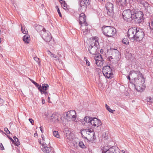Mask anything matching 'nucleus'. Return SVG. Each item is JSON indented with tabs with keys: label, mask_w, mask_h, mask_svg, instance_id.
I'll list each match as a JSON object with an SVG mask.
<instances>
[{
	"label": "nucleus",
	"mask_w": 153,
	"mask_h": 153,
	"mask_svg": "<svg viewBox=\"0 0 153 153\" xmlns=\"http://www.w3.org/2000/svg\"><path fill=\"white\" fill-rule=\"evenodd\" d=\"M90 44L88 48L89 53L95 55L97 53V49L100 47L97 37H96L90 39Z\"/></svg>",
	"instance_id": "1"
},
{
	"label": "nucleus",
	"mask_w": 153,
	"mask_h": 153,
	"mask_svg": "<svg viewBox=\"0 0 153 153\" xmlns=\"http://www.w3.org/2000/svg\"><path fill=\"white\" fill-rule=\"evenodd\" d=\"M137 3H135L133 5V6L131 7L133 8V19L135 22L137 24L142 23L143 22L144 18L143 17V13L141 11L136 12L135 11L136 10V7H134Z\"/></svg>",
	"instance_id": "2"
},
{
	"label": "nucleus",
	"mask_w": 153,
	"mask_h": 153,
	"mask_svg": "<svg viewBox=\"0 0 153 153\" xmlns=\"http://www.w3.org/2000/svg\"><path fill=\"white\" fill-rule=\"evenodd\" d=\"M103 34L107 37H112L116 33V29L113 27L104 26L102 27Z\"/></svg>",
	"instance_id": "3"
},
{
	"label": "nucleus",
	"mask_w": 153,
	"mask_h": 153,
	"mask_svg": "<svg viewBox=\"0 0 153 153\" xmlns=\"http://www.w3.org/2000/svg\"><path fill=\"white\" fill-rule=\"evenodd\" d=\"M120 56L119 52L117 49H114L112 51V56L108 58V60L111 62L117 63L120 59Z\"/></svg>",
	"instance_id": "4"
},
{
	"label": "nucleus",
	"mask_w": 153,
	"mask_h": 153,
	"mask_svg": "<svg viewBox=\"0 0 153 153\" xmlns=\"http://www.w3.org/2000/svg\"><path fill=\"white\" fill-rule=\"evenodd\" d=\"M81 134L82 135L83 134H85L86 136V138L88 140H92L94 139V132L90 129H86L82 130L81 131Z\"/></svg>",
	"instance_id": "5"
},
{
	"label": "nucleus",
	"mask_w": 153,
	"mask_h": 153,
	"mask_svg": "<svg viewBox=\"0 0 153 153\" xmlns=\"http://www.w3.org/2000/svg\"><path fill=\"white\" fill-rule=\"evenodd\" d=\"M122 15L124 19L126 22H130L133 20V14L131 10L130 9L124 10Z\"/></svg>",
	"instance_id": "6"
},
{
	"label": "nucleus",
	"mask_w": 153,
	"mask_h": 153,
	"mask_svg": "<svg viewBox=\"0 0 153 153\" xmlns=\"http://www.w3.org/2000/svg\"><path fill=\"white\" fill-rule=\"evenodd\" d=\"M76 112L74 110H71L67 112L66 116L65 117V119L68 121H74L77 122L76 119Z\"/></svg>",
	"instance_id": "7"
},
{
	"label": "nucleus",
	"mask_w": 153,
	"mask_h": 153,
	"mask_svg": "<svg viewBox=\"0 0 153 153\" xmlns=\"http://www.w3.org/2000/svg\"><path fill=\"white\" fill-rule=\"evenodd\" d=\"M129 75L131 76L132 78H133L135 83H136L135 80H136L137 79H139L138 81L140 82L141 79H139V78H140V76L142 77V78L145 81L144 77L139 71H135L133 70L131 71L129 73Z\"/></svg>",
	"instance_id": "8"
},
{
	"label": "nucleus",
	"mask_w": 153,
	"mask_h": 153,
	"mask_svg": "<svg viewBox=\"0 0 153 153\" xmlns=\"http://www.w3.org/2000/svg\"><path fill=\"white\" fill-rule=\"evenodd\" d=\"M102 150V153H120L119 149L115 147L109 148L107 146H105Z\"/></svg>",
	"instance_id": "9"
},
{
	"label": "nucleus",
	"mask_w": 153,
	"mask_h": 153,
	"mask_svg": "<svg viewBox=\"0 0 153 153\" xmlns=\"http://www.w3.org/2000/svg\"><path fill=\"white\" fill-rule=\"evenodd\" d=\"M102 73L104 76L107 78H112L113 75L112 72V69L109 66H105L102 70Z\"/></svg>",
	"instance_id": "10"
},
{
	"label": "nucleus",
	"mask_w": 153,
	"mask_h": 153,
	"mask_svg": "<svg viewBox=\"0 0 153 153\" xmlns=\"http://www.w3.org/2000/svg\"><path fill=\"white\" fill-rule=\"evenodd\" d=\"M90 4L89 0H81L80 3V7L79 10L80 12H84L85 11L87 6Z\"/></svg>",
	"instance_id": "11"
},
{
	"label": "nucleus",
	"mask_w": 153,
	"mask_h": 153,
	"mask_svg": "<svg viewBox=\"0 0 153 153\" xmlns=\"http://www.w3.org/2000/svg\"><path fill=\"white\" fill-rule=\"evenodd\" d=\"M139 79H141V81L140 82L138 80L139 79H136V83H135L134 85L135 86V88L139 92H141L143 91L142 88L143 85V84L145 83V81L144 79L142 78V77H141L139 78Z\"/></svg>",
	"instance_id": "12"
},
{
	"label": "nucleus",
	"mask_w": 153,
	"mask_h": 153,
	"mask_svg": "<svg viewBox=\"0 0 153 153\" xmlns=\"http://www.w3.org/2000/svg\"><path fill=\"white\" fill-rule=\"evenodd\" d=\"M135 41H139L142 40L144 36L143 31L141 29L136 28Z\"/></svg>",
	"instance_id": "13"
},
{
	"label": "nucleus",
	"mask_w": 153,
	"mask_h": 153,
	"mask_svg": "<svg viewBox=\"0 0 153 153\" xmlns=\"http://www.w3.org/2000/svg\"><path fill=\"white\" fill-rule=\"evenodd\" d=\"M105 7L107 11V14L110 16L113 17L114 15V6L113 4L110 2H108L106 4Z\"/></svg>",
	"instance_id": "14"
},
{
	"label": "nucleus",
	"mask_w": 153,
	"mask_h": 153,
	"mask_svg": "<svg viewBox=\"0 0 153 153\" xmlns=\"http://www.w3.org/2000/svg\"><path fill=\"white\" fill-rule=\"evenodd\" d=\"M40 34L43 39L46 42H50L51 39V34L48 31H43Z\"/></svg>",
	"instance_id": "15"
},
{
	"label": "nucleus",
	"mask_w": 153,
	"mask_h": 153,
	"mask_svg": "<svg viewBox=\"0 0 153 153\" xmlns=\"http://www.w3.org/2000/svg\"><path fill=\"white\" fill-rule=\"evenodd\" d=\"M136 28L135 27L131 28L128 31V38L132 41H135L136 35Z\"/></svg>",
	"instance_id": "16"
},
{
	"label": "nucleus",
	"mask_w": 153,
	"mask_h": 153,
	"mask_svg": "<svg viewBox=\"0 0 153 153\" xmlns=\"http://www.w3.org/2000/svg\"><path fill=\"white\" fill-rule=\"evenodd\" d=\"M61 119V116L56 114H52L50 118V120L51 122L55 123L60 122Z\"/></svg>",
	"instance_id": "17"
},
{
	"label": "nucleus",
	"mask_w": 153,
	"mask_h": 153,
	"mask_svg": "<svg viewBox=\"0 0 153 153\" xmlns=\"http://www.w3.org/2000/svg\"><path fill=\"white\" fill-rule=\"evenodd\" d=\"M90 126H91L94 127H98L99 126L102 125L101 121L96 118H91Z\"/></svg>",
	"instance_id": "18"
},
{
	"label": "nucleus",
	"mask_w": 153,
	"mask_h": 153,
	"mask_svg": "<svg viewBox=\"0 0 153 153\" xmlns=\"http://www.w3.org/2000/svg\"><path fill=\"white\" fill-rule=\"evenodd\" d=\"M42 150L45 153H54V150L53 147H47L44 143L42 144Z\"/></svg>",
	"instance_id": "19"
},
{
	"label": "nucleus",
	"mask_w": 153,
	"mask_h": 153,
	"mask_svg": "<svg viewBox=\"0 0 153 153\" xmlns=\"http://www.w3.org/2000/svg\"><path fill=\"white\" fill-rule=\"evenodd\" d=\"M79 23L81 25L82 24H83L85 26H88L87 23L86 22L85 16L84 13H82L79 15Z\"/></svg>",
	"instance_id": "20"
},
{
	"label": "nucleus",
	"mask_w": 153,
	"mask_h": 153,
	"mask_svg": "<svg viewBox=\"0 0 153 153\" xmlns=\"http://www.w3.org/2000/svg\"><path fill=\"white\" fill-rule=\"evenodd\" d=\"M91 119V118L86 116L83 119L80 120V121L83 125L88 128L90 126L89 123H90Z\"/></svg>",
	"instance_id": "21"
},
{
	"label": "nucleus",
	"mask_w": 153,
	"mask_h": 153,
	"mask_svg": "<svg viewBox=\"0 0 153 153\" xmlns=\"http://www.w3.org/2000/svg\"><path fill=\"white\" fill-rule=\"evenodd\" d=\"M66 136L69 140H71L73 138V134L68 129L65 130Z\"/></svg>",
	"instance_id": "22"
},
{
	"label": "nucleus",
	"mask_w": 153,
	"mask_h": 153,
	"mask_svg": "<svg viewBox=\"0 0 153 153\" xmlns=\"http://www.w3.org/2000/svg\"><path fill=\"white\" fill-rule=\"evenodd\" d=\"M49 88V86L48 84H42L41 86V88L42 90V91H44V92H45L46 93H43V94H45L46 96L48 94V92L46 91Z\"/></svg>",
	"instance_id": "23"
},
{
	"label": "nucleus",
	"mask_w": 153,
	"mask_h": 153,
	"mask_svg": "<svg viewBox=\"0 0 153 153\" xmlns=\"http://www.w3.org/2000/svg\"><path fill=\"white\" fill-rule=\"evenodd\" d=\"M35 28L36 30L38 32L41 33L44 30H45V29L42 26L38 25H36L35 26Z\"/></svg>",
	"instance_id": "24"
},
{
	"label": "nucleus",
	"mask_w": 153,
	"mask_h": 153,
	"mask_svg": "<svg viewBox=\"0 0 153 153\" xmlns=\"http://www.w3.org/2000/svg\"><path fill=\"white\" fill-rule=\"evenodd\" d=\"M23 40L25 43H28L30 41V36L27 34L25 35L23 37Z\"/></svg>",
	"instance_id": "25"
},
{
	"label": "nucleus",
	"mask_w": 153,
	"mask_h": 153,
	"mask_svg": "<svg viewBox=\"0 0 153 153\" xmlns=\"http://www.w3.org/2000/svg\"><path fill=\"white\" fill-rule=\"evenodd\" d=\"M96 64L98 66H100L103 65L104 63V60L103 59L102 60H98L96 59Z\"/></svg>",
	"instance_id": "26"
},
{
	"label": "nucleus",
	"mask_w": 153,
	"mask_h": 153,
	"mask_svg": "<svg viewBox=\"0 0 153 153\" xmlns=\"http://www.w3.org/2000/svg\"><path fill=\"white\" fill-rule=\"evenodd\" d=\"M60 2L62 7L64 9L66 10L67 9V4L65 2L62 0H59Z\"/></svg>",
	"instance_id": "27"
},
{
	"label": "nucleus",
	"mask_w": 153,
	"mask_h": 153,
	"mask_svg": "<svg viewBox=\"0 0 153 153\" xmlns=\"http://www.w3.org/2000/svg\"><path fill=\"white\" fill-rule=\"evenodd\" d=\"M13 138L14 139V141L15 142V143L14 144L16 146H18L20 144V142L18 139L16 137V136H14L13 137Z\"/></svg>",
	"instance_id": "28"
},
{
	"label": "nucleus",
	"mask_w": 153,
	"mask_h": 153,
	"mask_svg": "<svg viewBox=\"0 0 153 153\" xmlns=\"http://www.w3.org/2000/svg\"><path fill=\"white\" fill-rule=\"evenodd\" d=\"M146 100L148 102H149V104H152L153 103V98L150 97H147Z\"/></svg>",
	"instance_id": "29"
},
{
	"label": "nucleus",
	"mask_w": 153,
	"mask_h": 153,
	"mask_svg": "<svg viewBox=\"0 0 153 153\" xmlns=\"http://www.w3.org/2000/svg\"><path fill=\"white\" fill-rule=\"evenodd\" d=\"M35 85L38 88V89L39 90V91L41 93V94H43V93H46V92H44V91H42V89H42L41 88V85H39L38 83H35Z\"/></svg>",
	"instance_id": "30"
},
{
	"label": "nucleus",
	"mask_w": 153,
	"mask_h": 153,
	"mask_svg": "<svg viewBox=\"0 0 153 153\" xmlns=\"http://www.w3.org/2000/svg\"><path fill=\"white\" fill-rule=\"evenodd\" d=\"M21 30H22V33H23L24 34H27V32H28L27 29H25V28L24 27V28H23V26L22 25V24H21Z\"/></svg>",
	"instance_id": "31"
},
{
	"label": "nucleus",
	"mask_w": 153,
	"mask_h": 153,
	"mask_svg": "<svg viewBox=\"0 0 153 153\" xmlns=\"http://www.w3.org/2000/svg\"><path fill=\"white\" fill-rule=\"evenodd\" d=\"M105 107L106 109L107 110H108L109 112H111L112 113H114V111H115V110H112L108 106L107 104H105Z\"/></svg>",
	"instance_id": "32"
},
{
	"label": "nucleus",
	"mask_w": 153,
	"mask_h": 153,
	"mask_svg": "<svg viewBox=\"0 0 153 153\" xmlns=\"http://www.w3.org/2000/svg\"><path fill=\"white\" fill-rule=\"evenodd\" d=\"M120 4L123 6H124L126 4V0H118ZM117 0V1H118Z\"/></svg>",
	"instance_id": "33"
},
{
	"label": "nucleus",
	"mask_w": 153,
	"mask_h": 153,
	"mask_svg": "<svg viewBox=\"0 0 153 153\" xmlns=\"http://www.w3.org/2000/svg\"><path fill=\"white\" fill-rule=\"evenodd\" d=\"M149 26L150 31L153 33V20L151 22V24L149 23Z\"/></svg>",
	"instance_id": "34"
},
{
	"label": "nucleus",
	"mask_w": 153,
	"mask_h": 153,
	"mask_svg": "<svg viewBox=\"0 0 153 153\" xmlns=\"http://www.w3.org/2000/svg\"><path fill=\"white\" fill-rule=\"evenodd\" d=\"M53 134L54 136L57 138H59V134L58 131H53Z\"/></svg>",
	"instance_id": "35"
},
{
	"label": "nucleus",
	"mask_w": 153,
	"mask_h": 153,
	"mask_svg": "<svg viewBox=\"0 0 153 153\" xmlns=\"http://www.w3.org/2000/svg\"><path fill=\"white\" fill-rule=\"evenodd\" d=\"M94 59L96 60V59L98 60H102L103 59L102 57V56L100 54H98L97 56H95L94 58Z\"/></svg>",
	"instance_id": "36"
},
{
	"label": "nucleus",
	"mask_w": 153,
	"mask_h": 153,
	"mask_svg": "<svg viewBox=\"0 0 153 153\" xmlns=\"http://www.w3.org/2000/svg\"><path fill=\"white\" fill-rule=\"evenodd\" d=\"M122 42L125 44H128V41L127 38H124L123 39Z\"/></svg>",
	"instance_id": "37"
},
{
	"label": "nucleus",
	"mask_w": 153,
	"mask_h": 153,
	"mask_svg": "<svg viewBox=\"0 0 153 153\" xmlns=\"http://www.w3.org/2000/svg\"><path fill=\"white\" fill-rule=\"evenodd\" d=\"M84 61L86 62V65L89 66L90 64V62L88 61L87 58L86 57H84Z\"/></svg>",
	"instance_id": "38"
},
{
	"label": "nucleus",
	"mask_w": 153,
	"mask_h": 153,
	"mask_svg": "<svg viewBox=\"0 0 153 153\" xmlns=\"http://www.w3.org/2000/svg\"><path fill=\"white\" fill-rule=\"evenodd\" d=\"M143 5L146 9L149 6V4L148 3L145 1Z\"/></svg>",
	"instance_id": "39"
},
{
	"label": "nucleus",
	"mask_w": 153,
	"mask_h": 153,
	"mask_svg": "<svg viewBox=\"0 0 153 153\" xmlns=\"http://www.w3.org/2000/svg\"><path fill=\"white\" fill-rule=\"evenodd\" d=\"M145 1L144 0H137V2L138 3H139L142 5H143Z\"/></svg>",
	"instance_id": "40"
},
{
	"label": "nucleus",
	"mask_w": 153,
	"mask_h": 153,
	"mask_svg": "<svg viewBox=\"0 0 153 153\" xmlns=\"http://www.w3.org/2000/svg\"><path fill=\"white\" fill-rule=\"evenodd\" d=\"M79 146L82 148H84L85 147V146L83 144V143L82 142H81L79 143Z\"/></svg>",
	"instance_id": "41"
},
{
	"label": "nucleus",
	"mask_w": 153,
	"mask_h": 153,
	"mask_svg": "<svg viewBox=\"0 0 153 153\" xmlns=\"http://www.w3.org/2000/svg\"><path fill=\"white\" fill-rule=\"evenodd\" d=\"M7 137H8V138L10 140H11V141L12 142L13 144H14V143H15L14 140H13L11 137H10L8 135H7Z\"/></svg>",
	"instance_id": "42"
},
{
	"label": "nucleus",
	"mask_w": 153,
	"mask_h": 153,
	"mask_svg": "<svg viewBox=\"0 0 153 153\" xmlns=\"http://www.w3.org/2000/svg\"><path fill=\"white\" fill-rule=\"evenodd\" d=\"M4 130L7 134H9L10 133V131H9L7 128H5Z\"/></svg>",
	"instance_id": "43"
},
{
	"label": "nucleus",
	"mask_w": 153,
	"mask_h": 153,
	"mask_svg": "<svg viewBox=\"0 0 153 153\" xmlns=\"http://www.w3.org/2000/svg\"><path fill=\"white\" fill-rule=\"evenodd\" d=\"M89 30H88L87 29H86L83 32V34L84 35H86L87 33L88 32H89Z\"/></svg>",
	"instance_id": "44"
},
{
	"label": "nucleus",
	"mask_w": 153,
	"mask_h": 153,
	"mask_svg": "<svg viewBox=\"0 0 153 153\" xmlns=\"http://www.w3.org/2000/svg\"><path fill=\"white\" fill-rule=\"evenodd\" d=\"M4 147L3 146L2 144L1 143H0V149L1 150H4Z\"/></svg>",
	"instance_id": "45"
},
{
	"label": "nucleus",
	"mask_w": 153,
	"mask_h": 153,
	"mask_svg": "<svg viewBox=\"0 0 153 153\" xmlns=\"http://www.w3.org/2000/svg\"><path fill=\"white\" fill-rule=\"evenodd\" d=\"M34 59L35 61H36L37 62H39V58L36 57H34Z\"/></svg>",
	"instance_id": "46"
},
{
	"label": "nucleus",
	"mask_w": 153,
	"mask_h": 153,
	"mask_svg": "<svg viewBox=\"0 0 153 153\" xmlns=\"http://www.w3.org/2000/svg\"><path fill=\"white\" fill-rule=\"evenodd\" d=\"M57 12H58L59 16L60 17H61L62 16L61 13L60 12V10H59V9H57Z\"/></svg>",
	"instance_id": "47"
},
{
	"label": "nucleus",
	"mask_w": 153,
	"mask_h": 153,
	"mask_svg": "<svg viewBox=\"0 0 153 153\" xmlns=\"http://www.w3.org/2000/svg\"><path fill=\"white\" fill-rule=\"evenodd\" d=\"M29 120L32 124L33 125V123H34L33 120L31 118L29 119Z\"/></svg>",
	"instance_id": "48"
},
{
	"label": "nucleus",
	"mask_w": 153,
	"mask_h": 153,
	"mask_svg": "<svg viewBox=\"0 0 153 153\" xmlns=\"http://www.w3.org/2000/svg\"><path fill=\"white\" fill-rule=\"evenodd\" d=\"M48 54L49 55L51 56H52V55L53 54L50 51H49L48 50Z\"/></svg>",
	"instance_id": "49"
},
{
	"label": "nucleus",
	"mask_w": 153,
	"mask_h": 153,
	"mask_svg": "<svg viewBox=\"0 0 153 153\" xmlns=\"http://www.w3.org/2000/svg\"><path fill=\"white\" fill-rule=\"evenodd\" d=\"M43 128V127L42 126H40L39 127V128H40V131H41L42 133H43V130L42 129V128Z\"/></svg>",
	"instance_id": "50"
},
{
	"label": "nucleus",
	"mask_w": 153,
	"mask_h": 153,
	"mask_svg": "<svg viewBox=\"0 0 153 153\" xmlns=\"http://www.w3.org/2000/svg\"><path fill=\"white\" fill-rule=\"evenodd\" d=\"M45 103V100L42 99V104H44Z\"/></svg>",
	"instance_id": "51"
},
{
	"label": "nucleus",
	"mask_w": 153,
	"mask_h": 153,
	"mask_svg": "<svg viewBox=\"0 0 153 153\" xmlns=\"http://www.w3.org/2000/svg\"><path fill=\"white\" fill-rule=\"evenodd\" d=\"M51 57L54 58L55 57H56V55L54 54H53L52 56H51Z\"/></svg>",
	"instance_id": "52"
},
{
	"label": "nucleus",
	"mask_w": 153,
	"mask_h": 153,
	"mask_svg": "<svg viewBox=\"0 0 153 153\" xmlns=\"http://www.w3.org/2000/svg\"><path fill=\"white\" fill-rule=\"evenodd\" d=\"M54 58H56L55 60H59V59L58 57L56 55V57H55Z\"/></svg>",
	"instance_id": "53"
},
{
	"label": "nucleus",
	"mask_w": 153,
	"mask_h": 153,
	"mask_svg": "<svg viewBox=\"0 0 153 153\" xmlns=\"http://www.w3.org/2000/svg\"><path fill=\"white\" fill-rule=\"evenodd\" d=\"M41 137H42V140H44L45 138H44V136L43 135H42L41 136Z\"/></svg>",
	"instance_id": "54"
},
{
	"label": "nucleus",
	"mask_w": 153,
	"mask_h": 153,
	"mask_svg": "<svg viewBox=\"0 0 153 153\" xmlns=\"http://www.w3.org/2000/svg\"><path fill=\"white\" fill-rule=\"evenodd\" d=\"M34 137H37L38 136V134H37V133L36 132L34 134Z\"/></svg>",
	"instance_id": "55"
},
{
	"label": "nucleus",
	"mask_w": 153,
	"mask_h": 153,
	"mask_svg": "<svg viewBox=\"0 0 153 153\" xmlns=\"http://www.w3.org/2000/svg\"><path fill=\"white\" fill-rule=\"evenodd\" d=\"M127 78L129 80H130V76H127Z\"/></svg>",
	"instance_id": "56"
},
{
	"label": "nucleus",
	"mask_w": 153,
	"mask_h": 153,
	"mask_svg": "<svg viewBox=\"0 0 153 153\" xmlns=\"http://www.w3.org/2000/svg\"><path fill=\"white\" fill-rule=\"evenodd\" d=\"M32 82L33 83L34 85L36 83V82H35V81H34L33 80H32Z\"/></svg>",
	"instance_id": "57"
},
{
	"label": "nucleus",
	"mask_w": 153,
	"mask_h": 153,
	"mask_svg": "<svg viewBox=\"0 0 153 153\" xmlns=\"http://www.w3.org/2000/svg\"><path fill=\"white\" fill-rule=\"evenodd\" d=\"M55 7L56 9H57V10L58 9H59V7L58 6H56Z\"/></svg>",
	"instance_id": "58"
},
{
	"label": "nucleus",
	"mask_w": 153,
	"mask_h": 153,
	"mask_svg": "<svg viewBox=\"0 0 153 153\" xmlns=\"http://www.w3.org/2000/svg\"><path fill=\"white\" fill-rule=\"evenodd\" d=\"M0 101L1 102H2V101H3V100L2 99H0Z\"/></svg>",
	"instance_id": "59"
},
{
	"label": "nucleus",
	"mask_w": 153,
	"mask_h": 153,
	"mask_svg": "<svg viewBox=\"0 0 153 153\" xmlns=\"http://www.w3.org/2000/svg\"><path fill=\"white\" fill-rule=\"evenodd\" d=\"M122 152L123 153H125V151L124 150H122Z\"/></svg>",
	"instance_id": "60"
},
{
	"label": "nucleus",
	"mask_w": 153,
	"mask_h": 153,
	"mask_svg": "<svg viewBox=\"0 0 153 153\" xmlns=\"http://www.w3.org/2000/svg\"><path fill=\"white\" fill-rule=\"evenodd\" d=\"M39 143H40V144H41V145H42V144H41V141H40V140H39Z\"/></svg>",
	"instance_id": "61"
},
{
	"label": "nucleus",
	"mask_w": 153,
	"mask_h": 153,
	"mask_svg": "<svg viewBox=\"0 0 153 153\" xmlns=\"http://www.w3.org/2000/svg\"><path fill=\"white\" fill-rule=\"evenodd\" d=\"M50 99V97H48V100H49Z\"/></svg>",
	"instance_id": "62"
},
{
	"label": "nucleus",
	"mask_w": 153,
	"mask_h": 153,
	"mask_svg": "<svg viewBox=\"0 0 153 153\" xmlns=\"http://www.w3.org/2000/svg\"><path fill=\"white\" fill-rule=\"evenodd\" d=\"M1 42V39L0 38V43Z\"/></svg>",
	"instance_id": "63"
},
{
	"label": "nucleus",
	"mask_w": 153,
	"mask_h": 153,
	"mask_svg": "<svg viewBox=\"0 0 153 153\" xmlns=\"http://www.w3.org/2000/svg\"><path fill=\"white\" fill-rule=\"evenodd\" d=\"M42 6H44V4H42Z\"/></svg>",
	"instance_id": "64"
}]
</instances>
